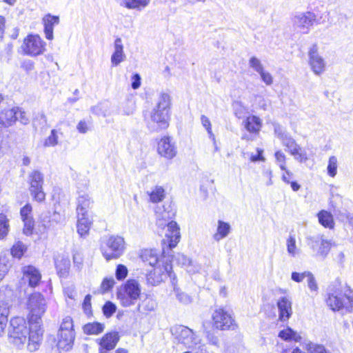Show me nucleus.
Returning a JSON list of instances; mask_svg holds the SVG:
<instances>
[{
	"label": "nucleus",
	"instance_id": "obj_44",
	"mask_svg": "<svg viewBox=\"0 0 353 353\" xmlns=\"http://www.w3.org/2000/svg\"><path fill=\"white\" fill-rule=\"evenodd\" d=\"M63 221V216L59 212L54 211L50 219H49L48 221H46V220L43 219V224L45 228H50L53 225L54 223H61Z\"/></svg>",
	"mask_w": 353,
	"mask_h": 353
},
{
	"label": "nucleus",
	"instance_id": "obj_5",
	"mask_svg": "<svg viewBox=\"0 0 353 353\" xmlns=\"http://www.w3.org/2000/svg\"><path fill=\"white\" fill-rule=\"evenodd\" d=\"M327 305L333 311L349 313L353 311V290L347 287L342 293L336 290L328 294Z\"/></svg>",
	"mask_w": 353,
	"mask_h": 353
},
{
	"label": "nucleus",
	"instance_id": "obj_11",
	"mask_svg": "<svg viewBox=\"0 0 353 353\" xmlns=\"http://www.w3.org/2000/svg\"><path fill=\"white\" fill-rule=\"evenodd\" d=\"M29 192L34 201L39 203L43 202L46 199V194L43 189V175L38 171H32L28 176Z\"/></svg>",
	"mask_w": 353,
	"mask_h": 353
},
{
	"label": "nucleus",
	"instance_id": "obj_19",
	"mask_svg": "<svg viewBox=\"0 0 353 353\" xmlns=\"http://www.w3.org/2000/svg\"><path fill=\"white\" fill-rule=\"evenodd\" d=\"M140 257L144 263L152 267H156L158 265H163V262L170 261L168 258L160 255L157 250L152 249L141 250Z\"/></svg>",
	"mask_w": 353,
	"mask_h": 353
},
{
	"label": "nucleus",
	"instance_id": "obj_28",
	"mask_svg": "<svg viewBox=\"0 0 353 353\" xmlns=\"http://www.w3.org/2000/svg\"><path fill=\"white\" fill-rule=\"evenodd\" d=\"M243 123L246 130L254 134H258L262 128L261 119L255 115L247 117Z\"/></svg>",
	"mask_w": 353,
	"mask_h": 353
},
{
	"label": "nucleus",
	"instance_id": "obj_38",
	"mask_svg": "<svg viewBox=\"0 0 353 353\" xmlns=\"http://www.w3.org/2000/svg\"><path fill=\"white\" fill-rule=\"evenodd\" d=\"M172 285L174 288V292L175 293V295L177 298V299L183 304H188L190 303L192 301L191 297L181 291V290L176 286V276L173 277V281H172Z\"/></svg>",
	"mask_w": 353,
	"mask_h": 353
},
{
	"label": "nucleus",
	"instance_id": "obj_2",
	"mask_svg": "<svg viewBox=\"0 0 353 353\" xmlns=\"http://www.w3.org/2000/svg\"><path fill=\"white\" fill-rule=\"evenodd\" d=\"M171 97L166 92H161L156 103L146 119V125L150 132H159L168 128L170 120Z\"/></svg>",
	"mask_w": 353,
	"mask_h": 353
},
{
	"label": "nucleus",
	"instance_id": "obj_64",
	"mask_svg": "<svg viewBox=\"0 0 353 353\" xmlns=\"http://www.w3.org/2000/svg\"><path fill=\"white\" fill-rule=\"evenodd\" d=\"M274 133L276 135V137L281 139L282 141L284 137H287L289 135L285 133L284 130L279 125H274Z\"/></svg>",
	"mask_w": 353,
	"mask_h": 353
},
{
	"label": "nucleus",
	"instance_id": "obj_57",
	"mask_svg": "<svg viewBox=\"0 0 353 353\" xmlns=\"http://www.w3.org/2000/svg\"><path fill=\"white\" fill-rule=\"evenodd\" d=\"M307 274V282L309 289L311 292L316 293L318 291V285L314 275L310 272Z\"/></svg>",
	"mask_w": 353,
	"mask_h": 353
},
{
	"label": "nucleus",
	"instance_id": "obj_20",
	"mask_svg": "<svg viewBox=\"0 0 353 353\" xmlns=\"http://www.w3.org/2000/svg\"><path fill=\"white\" fill-rule=\"evenodd\" d=\"M155 215L157 225L159 228H165L168 222L173 221L172 219L175 216V212L170 205L158 206L155 210Z\"/></svg>",
	"mask_w": 353,
	"mask_h": 353
},
{
	"label": "nucleus",
	"instance_id": "obj_27",
	"mask_svg": "<svg viewBox=\"0 0 353 353\" xmlns=\"http://www.w3.org/2000/svg\"><path fill=\"white\" fill-rule=\"evenodd\" d=\"M19 108L3 110L0 113V123L3 127L7 128L12 125L18 119Z\"/></svg>",
	"mask_w": 353,
	"mask_h": 353
},
{
	"label": "nucleus",
	"instance_id": "obj_39",
	"mask_svg": "<svg viewBox=\"0 0 353 353\" xmlns=\"http://www.w3.org/2000/svg\"><path fill=\"white\" fill-rule=\"evenodd\" d=\"M150 200L152 203H158L161 201L165 197V190L161 186L154 187L150 192H148Z\"/></svg>",
	"mask_w": 353,
	"mask_h": 353
},
{
	"label": "nucleus",
	"instance_id": "obj_42",
	"mask_svg": "<svg viewBox=\"0 0 353 353\" xmlns=\"http://www.w3.org/2000/svg\"><path fill=\"white\" fill-rule=\"evenodd\" d=\"M28 247L21 241L15 243L11 248L12 255L17 259H21L27 251Z\"/></svg>",
	"mask_w": 353,
	"mask_h": 353
},
{
	"label": "nucleus",
	"instance_id": "obj_23",
	"mask_svg": "<svg viewBox=\"0 0 353 353\" xmlns=\"http://www.w3.org/2000/svg\"><path fill=\"white\" fill-rule=\"evenodd\" d=\"M119 340V336L117 332L107 333L101 339H99L100 345L99 353H108L110 350L116 347Z\"/></svg>",
	"mask_w": 353,
	"mask_h": 353
},
{
	"label": "nucleus",
	"instance_id": "obj_10",
	"mask_svg": "<svg viewBox=\"0 0 353 353\" xmlns=\"http://www.w3.org/2000/svg\"><path fill=\"white\" fill-rule=\"evenodd\" d=\"M154 268V270L150 271L146 276L148 283L152 285L160 284L168 276L170 278L172 282L173 277L176 276L172 272V267L170 261L163 262V265H158Z\"/></svg>",
	"mask_w": 353,
	"mask_h": 353
},
{
	"label": "nucleus",
	"instance_id": "obj_45",
	"mask_svg": "<svg viewBox=\"0 0 353 353\" xmlns=\"http://www.w3.org/2000/svg\"><path fill=\"white\" fill-rule=\"evenodd\" d=\"M338 161L334 156L330 157L327 165V174L331 177H334L337 173Z\"/></svg>",
	"mask_w": 353,
	"mask_h": 353
},
{
	"label": "nucleus",
	"instance_id": "obj_31",
	"mask_svg": "<svg viewBox=\"0 0 353 353\" xmlns=\"http://www.w3.org/2000/svg\"><path fill=\"white\" fill-rule=\"evenodd\" d=\"M151 0H121V6L128 10L141 11L147 8Z\"/></svg>",
	"mask_w": 353,
	"mask_h": 353
},
{
	"label": "nucleus",
	"instance_id": "obj_52",
	"mask_svg": "<svg viewBox=\"0 0 353 353\" xmlns=\"http://www.w3.org/2000/svg\"><path fill=\"white\" fill-rule=\"evenodd\" d=\"M249 65L251 68H252L254 71H256L258 73H260L261 72H262L263 70H264L261 61L255 57H252L250 59Z\"/></svg>",
	"mask_w": 353,
	"mask_h": 353
},
{
	"label": "nucleus",
	"instance_id": "obj_53",
	"mask_svg": "<svg viewBox=\"0 0 353 353\" xmlns=\"http://www.w3.org/2000/svg\"><path fill=\"white\" fill-rule=\"evenodd\" d=\"M174 258L178 264L187 268H188L192 263L191 260L183 254L179 253Z\"/></svg>",
	"mask_w": 353,
	"mask_h": 353
},
{
	"label": "nucleus",
	"instance_id": "obj_55",
	"mask_svg": "<svg viewBox=\"0 0 353 353\" xmlns=\"http://www.w3.org/2000/svg\"><path fill=\"white\" fill-rule=\"evenodd\" d=\"M116 305L110 301L106 302L103 307V312L106 317L111 316L116 312Z\"/></svg>",
	"mask_w": 353,
	"mask_h": 353
},
{
	"label": "nucleus",
	"instance_id": "obj_59",
	"mask_svg": "<svg viewBox=\"0 0 353 353\" xmlns=\"http://www.w3.org/2000/svg\"><path fill=\"white\" fill-rule=\"evenodd\" d=\"M83 257L81 253L75 252L73 254V263L74 266L77 268L78 270H81L83 267Z\"/></svg>",
	"mask_w": 353,
	"mask_h": 353
},
{
	"label": "nucleus",
	"instance_id": "obj_49",
	"mask_svg": "<svg viewBox=\"0 0 353 353\" xmlns=\"http://www.w3.org/2000/svg\"><path fill=\"white\" fill-rule=\"evenodd\" d=\"M276 163L279 166L281 170H286V156L281 150H277L274 154Z\"/></svg>",
	"mask_w": 353,
	"mask_h": 353
},
{
	"label": "nucleus",
	"instance_id": "obj_9",
	"mask_svg": "<svg viewBox=\"0 0 353 353\" xmlns=\"http://www.w3.org/2000/svg\"><path fill=\"white\" fill-rule=\"evenodd\" d=\"M46 42L37 34H30L23 40L21 46L25 54L37 57L46 51Z\"/></svg>",
	"mask_w": 353,
	"mask_h": 353
},
{
	"label": "nucleus",
	"instance_id": "obj_58",
	"mask_svg": "<svg viewBox=\"0 0 353 353\" xmlns=\"http://www.w3.org/2000/svg\"><path fill=\"white\" fill-rule=\"evenodd\" d=\"M115 283L114 279L112 277L105 278L101 285V290L103 292H108L112 288Z\"/></svg>",
	"mask_w": 353,
	"mask_h": 353
},
{
	"label": "nucleus",
	"instance_id": "obj_1",
	"mask_svg": "<svg viewBox=\"0 0 353 353\" xmlns=\"http://www.w3.org/2000/svg\"><path fill=\"white\" fill-rule=\"evenodd\" d=\"M28 327L22 317H14L10 320L8 331L10 343L17 348H22L28 341L27 347L30 352L38 350L43 337V330L37 325Z\"/></svg>",
	"mask_w": 353,
	"mask_h": 353
},
{
	"label": "nucleus",
	"instance_id": "obj_30",
	"mask_svg": "<svg viewBox=\"0 0 353 353\" xmlns=\"http://www.w3.org/2000/svg\"><path fill=\"white\" fill-rule=\"evenodd\" d=\"M92 220L89 218L88 214H77V232L81 237H85L88 234Z\"/></svg>",
	"mask_w": 353,
	"mask_h": 353
},
{
	"label": "nucleus",
	"instance_id": "obj_14",
	"mask_svg": "<svg viewBox=\"0 0 353 353\" xmlns=\"http://www.w3.org/2000/svg\"><path fill=\"white\" fill-rule=\"evenodd\" d=\"M316 14L311 12L299 13L292 19L293 26L299 32L307 34L316 21Z\"/></svg>",
	"mask_w": 353,
	"mask_h": 353
},
{
	"label": "nucleus",
	"instance_id": "obj_26",
	"mask_svg": "<svg viewBox=\"0 0 353 353\" xmlns=\"http://www.w3.org/2000/svg\"><path fill=\"white\" fill-rule=\"evenodd\" d=\"M279 309V317L281 321H285L290 319L292 314V302L286 296L280 298L276 303Z\"/></svg>",
	"mask_w": 353,
	"mask_h": 353
},
{
	"label": "nucleus",
	"instance_id": "obj_43",
	"mask_svg": "<svg viewBox=\"0 0 353 353\" xmlns=\"http://www.w3.org/2000/svg\"><path fill=\"white\" fill-rule=\"evenodd\" d=\"M9 220L3 214H0V239H3L8 234Z\"/></svg>",
	"mask_w": 353,
	"mask_h": 353
},
{
	"label": "nucleus",
	"instance_id": "obj_15",
	"mask_svg": "<svg viewBox=\"0 0 353 353\" xmlns=\"http://www.w3.org/2000/svg\"><path fill=\"white\" fill-rule=\"evenodd\" d=\"M282 145L286 148L285 150L294 157V159L300 163L307 161L308 157L306 152L303 150L300 145L291 137H284L281 141Z\"/></svg>",
	"mask_w": 353,
	"mask_h": 353
},
{
	"label": "nucleus",
	"instance_id": "obj_22",
	"mask_svg": "<svg viewBox=\"0 0 353 353\" xmlns=\"http://www.w3.org/2000/svg\"><path fill=\"white\" fill-rule=\"evenodd\" d=\"M60 22L59 16L50 13L45 14L41 19L43 26V32L46 39L52 41L54 39V27Z\"/></svg>",
	"mask_w": 353,
	"mask_h": 353
},
{
	"label": "nucleus",
	"instance_id": "obj_56",
	"mask_svg": "<svg viewBox=\"0 0 353 353\" xmlns=\"http://www.w3.org/2000/svg\"><path fill=\"white\" fill-rule=\"evenodd\" d=\"M10 312V305L8 301L0 300V319H8Z\"/></svg>",
	"mask_w": 353,
	"mask_h": 353
},
{
	"label": "nucleus",
	"instance_id": "obj_54",
	"mask_svg": "<svg viewBox=\"0 0 353 353\" xmlns=\"http://www.w3.org/2000/svg\"><path fill=\"white\" fill-rule=\"evenodd\" d=\"M108 106L107 104L100 103L96 106L92 107V112L95 114L106 117L108 115Z\"/></svg>",
	"mask_w": 353,
	"mask_h": 353
},
{
	"label": "nucleus",
	"instance_id": "obj_16",
	"mask_svg": "<svg viewBox=\"0 0 353 353\" xmlns=\"http://www.w3.org/2000/svg\"><path fill=\"white\" fill-rule=\"evenodd\" d=\"M158 154L168 160L172 159L177 154L176 147L171 137H163L157 144Z\"/></svg>",
	"mask_w": 353,
	"mask_h": 353
},
{
	"label": "nucleus",
	"instance_id": "obj_21",
	"mask_svg": "<svg viewBox=\"0 0 353 353\" xmlns=\"http://www.w3.org/2000/svg\"><path fill=\"white\" fill-rule=\"evenodd\" d=\"M20 215L23 222V233L28 236L32 234L34 221L32 217V208L30 203H26L20 210Z\"/></svg>",
	"mask_w": 353,
	"mask_h": 353
},
{
	"label": "nucleus",
	"instance_id": "obj_25",
	"mask_svg": "<svg viewBox=\"0 0 353 353\" xmlns=\"http://www.w3.org/2000/svg\"><path fill=\"white\" fill-rule=\"evenodd\" d=\"M77 199V214H88V210L92 207L93 201L90 196L85 192H78Z\"/></svg>",
	"mask_w": 353,
	"mask_h": 353
},
{
	"label": "nucleus",
	"instance_id": "obj_17",
	"mask_svg": "<svg viewBox=\"0 0 353 353\" xmlns=\"http://www.w3.org/2000/svg\"><path fill=\"white\" fill-rule=\"evenodd\" d=\"M307 243L313 251L316 252V255L322 259L325 258L331 248L329 241L325 240L319 236L307 237Z\"/></svg>",
	"mask_w": 353,
	"mask_h": 353
},
{
	"label": "nucleus",
	"instance_id": "obj_4",
	"mask_svg": "<svg viewBox=\"0 0 353 353\" xmlns=\"http://www.w3.org/2000/svg\"><path fill=\"white\" fill-rule=\"evenodd\" d=\"M26 307L29 324L41 327L42 317L47 309V302L43 295L39 292L30 294L27 298Z\"/></svg>",
	"mask_w": 353,
	"mask_h": 353
},
{
	"label": "nucleus",
	"instance_id": "obj_60",
	"mask_svg": "<svg viewBox=\"0 0 353 353\" xmlns=\"http://www.w3.org/2000/svg\"><path fill=\"white\" fill-rule=\"evenodd\" d=\"M259 74H260L261 80L267 85H270L273 83V77L270 72L265 71V70H263L262 72H261Z\"/></svg>",
	"mask_w": 353,
	"mask_h": 353
},
{
	"label": "nucleus",
	"instance_id": "obj_48",
	"mask_svg": "<svg viewBox=\"0 0 353 353\" xmlns=\"http://www.w3.org/2000/svg\"><path fill=\"white\" fill-rule=\"evenodd\" d=\"M58 131L55 129L51 130L50 134L46 139L44 145L53 147L58 144Z\"/></svg>",
	"mask_w": 353,
	"mask_h": 353
},
{
	"label": "nucleus",
	"instance_id": "obj_7",
	"mask_svg": "<svg viewBox=\"0 0 353 353\" xmlns=\"http://www.w3.org/2000/svg\"><path fill=\"white\" fill-rule=\"evenodd\" d=\"M124 239L118 235H112L105 240L101 246L103 257L107 261L119 258L124 253Z\"/></svg>",
	"mask_w": 353,
	"mask_h": 353
},
{
	"label": "nucleus",
	"instance_id": "obj_62",
	"mask_svg": "<svg viewBox=\"0 0 353 353\" xmlns=\"http://www.w3.org/2000/svg\"><path fill=\"white\" fill-rule=\"evenodd\" d=\"M91 296L88 294L85 296L83 302V309L86 314L91 313Z\"/></svg>",
	"mask_w": 353,
	"mask_h": 353
},
{
	"label": "nucleus",
	"instance_id": "obj_24",
	"mask_svg": "<svg viewBox=\"0 0 353 353\" xmlns=\"http://www.w3.org/2000/svg\"><path fill=\"white\" fill-rule=\"evenodd\" d=\"M23 280L28 283L32 288H35L41 281V274L39 270L32 265H27L23 268Z\"/></svg>",
	"mask_w": 353,
	"mask_h": 353
},
{
	"label": "nucleus",
	"instance_id": "obj_51",
	"mask_svg": "<svg viewBox=\"0 0 353 353\" xmlns=\"http://www.w3.org/2000/svg\"><path fill=\"white\" fill-rule=\"evenodd\" d=\"M92 122L89 120H81L77 125V130L81 134H85L91 130Z\"/></svg>",
	"mask_w": 353,
	"mask_h": 353
},
{
	"label": "nucleus",
	"instance_id": "obj_41",
	"mask_svg": "<svg viewBox=\"0 0 353 353\" xmlns=\"http://www.w3.org/2000/svg\"><path fill=\"white\" fill-rule=\"evenodd\" d=\"M304 348L308 353H331L324 345L312 342L305 343Z\"/></svg>",
	"mask_w": 353,
	"mask_h": 353
},
{
	"label": "nucleus",
	"instance_id": "obj_13",
	"mask_svg": "<svg viewBox=\"0 0 353 353\" xmlns=\"http://www.w3.org/2000/svg\"><path fill=\"white\" fill-rule=\"evenodd\" d=\"M214 326L221 330H234L236 327L232 315L223 308L216 309L212 316Z\"/></svg>",
	"mask_w": 353,
	"mask_h": 353
},
{
	"label": "nucleus",
	"instance_id": "obj_47",
	"mask_svg": "<svg viewBox=\"0 0 353 353\" xmlns=\"http://www.w3.org/2000/svg\"><path fill=\"white\" fill-rule=\"evenodd\" d=\"M201 123L207 130L209 138L215 143V136L212 130V124L210 119L205 115H201Z\"/></svg>",
	"mask_w": 353,
	"mask_h": 353
},
{
	"label": "nucleus",
	"instance_id": "obj_12",
	"mask_svg": "<svg viewBox=\"0 0 353 353\" xmlns=\"http://www.w3.org/2000/svg\"><path fill=\"white\" fill-rule=\"evenodd\" d=\"M165 231L164 238L162 240L163 251L165 248L172 249L175 248L180 241V229L175 221H170L165 225V228H161Z\"/></svg>",
	"mask_w": 353,
	"mask_h": 353
},
{
	"label": "nucleus",
	"instance_id": "obj_40",
	"mask_svg": "<svg viewBox=\"0 0 353 353\" xmlns=\"http://www.w3.org/2000/svg\"><path fill=\"white\" fill-rule=\"evenodd\" d=\"M232 108L235 116L239 119L244 118L249 113L248 108L241 101H235Z\"/></svg>",
	"mask_w": 353,
	"mask_h": 353
},
{
	"label": "nucleus",
	"instance_id": "obj_8",
	"mask_svg": "<svg viewBox=\"0 0 353 353\" xmlns=\"http://www.w3.org/2000/svg\"><path fill=\"white\" fill-rule=\"evenodd\" d=\"M73 326V321L70 316H65L63 319L58 332L57 346L59 348L65 351L72 348L75 336Z\"/></svg>",
	"mask_w": 353,
	"mask_h": 353
},
{
	"label": "nucleus",
	"instance_id": "obj_37",
	"mask_svg": "<svg viewBox=\"0 0 353 353\" xmlns=\"http://www.w3.org/2000/svg\"><path fill=\"white\" fill-rule=\"evenodd\" d=\"M103 329L104 325L97 322L89 323L83 327V332L86 334H99Z\"/></svg>",
	"mask_w": 353,
	"mask_h": 353
},
{
	"label": "nucleus",
	"instance_id": "obj_34",
	"mask_svg": "<svg viewBox=\"0 0 353 353\" xmlns=\"http://www.w3.org/2000/svg\"><path fill=\"white\" fill-rule=\"evenodd\" d=\"M279 337L286 341L299 342L301 339L300 334L290 327L281 330L279 333Z\"/></svg>",
	"mask_w": 353,
	"mask_h": 353
},
{
	"label": "nucleus",
	"instance_id": "obj_18",
	"mask_svg": "<svg viewBox=\"0 0 353 353\" xmlns=\"http://www.w3.org/2000/svg\"><path fill=\"white\" fill-rule=\"evenodd\" d=\"M309 63L314 74L319 75L322 74L326 66L324 59L319 54L318 47L313 45L308 52Z\"/></svg>",
	"mask_w": 353,
	"mask_h": 353
},
{
	"label": "nucleus",
	"instance_id": "obj_46",
	"mask_svg": "<svg viewBox=\"0 0 353 353\" xmlns=\"http://www.w3.org/2000/svg\"><path fill=\"white\" fill-rule=\"evenodd\" d=\"M135 110V103L131 100H128L121 105L120 112L126 116L133 114Z\"/></svg>",
	"mask_w": 353,
	"mask_h": 353
},
{
	"label": "nucleus",
	"instance_id": "obj_32",
	"mask_svg": "<svg viewBox=\"0 0 353 353\" xmlns=\"http://www.w3.org/2000/svg\"><path fill=\"white\" fill-rule=\"evenodd\" d=\"M230 230L231 227L228 223L219 220L217 223L216 232L213 234L214 240L219 242L225 239L230 234Z\"/></svg>",
	"mask_w": 353,
	"mask_h": 353
},
{
	"label": "nucleus",
	"instance_id": "obj_35",
	"mask_svg": "<svg viewBox=\"0 0 353 353\" xmlns=\"http://www.w3.org/2000/svg\"><path fill=\"white\" fill-rule=\"evenodd\" d=\"M286 248L288 254L291 257H296L301 254V249L296 245L294 235L290 234L286 240Z\"/></svg>",
	"mask_w": 353,
	"mask_h": 353
},
{
	"label": "nucleus",
	"instance_id": "obj_63",
	"mask_svg": "<svg viewBox=\"0 0 353 353\" xmlns=\"http://www.w3.org/2000/svg\"><path fill=\"white\" fill-rule=\"evenodd\" d=\"M206 339L209 344L214 345L217 348L219 347V339L213 333L208 332L206 335Z\"/></svg>",
	"mask_w": 353,
	"mask_h": 353
},
{
	"label": "nucleus",
	"instance_id": "obj_33",
	"mask_svg": "<svg viewBox=\"0 0 353 353\" xmlns=\"http://www.w3.org/2000/svg\"><path fill=\"white\" fill-rule=\"evenodd\" d=\"M55 266L60 277L66 278L70 268V261L68 258L61 257L55 261Z\"/></svg>",
	"mask_w": 353,
	"mask_h": 353
},
{
	"label": "nucleus",
	"instance_id": "obj_29",
	"mask_svg": "<svg viewBox=\"0 0 353 353\" xmlns=\"http://www.w3.org/2000/svg\"><path fill=\"white\" fill-rule=\"evenodd\" d=\"M114 52L111 56V63L117 66L124 61L125 55L123 52V46L121 38H117L114 43Z\"/></svg>",
	"mask_w": 353,
	"mask_h": 353
},
{
	"label": "nucleus",
	"instance_id": "obj_61",
	"mask_svg": "<svg viewBox=\"0 0 353 353\" xmlns=\"http://www.w3.org/2000/svg\"><path fill=\"white\" fill-rule=\"evenodd\" d=\"M309 273H310V272H308V271H305V272H302V273H299V272H294L292 273L291 279L294 281H295V282L300 283L305 278H307V274H309Z\"/></svg>",
	"mask_w": 353,
	"mask_h": 353
},
{
	"label": "nucleus",
	"instance_id": "obj_3",
	"mask_svg": "<svg viewBox=\"0 0 353 353\" xmlns=\"http://www.w3.org/2000/svg\"><path fill=\"white\" fill-rule=\"evenodd\" d=\"M174 340L194 353H209L206 345L193 330L184 325H175L171 328Z\"/></svg>",
	"mask_w": 353,
	"mask_h": 353
},
{
	"label": "nucleus",
	"instance_id": "obj_36",
	"mask_svg": "<svg viewBox=\"0 0 353 353\" xmlns=\"http://www.w3.org/2000/svg\"><path fill=\"white\" fill-rule=\"evenodd\" d=\"M319 222L325 228H333L334 222L332 214L326 210L320 211L318 214Z\"/></svg>",
	"mask_w": 353,
	"mask_h": 353
},
{
	"label": "nucleus",
	"instance_id": "obj_50",
	"mask_svg": "<svg viewBox=\"0 0 353 353\" xmlns=\"http://www.w3.org/2000/svg\"><path fill=\"white\" fill-rule=\"evenodd\" d=\"M128 274V268L123 264H119L115 270V276L118 281L124 280Z\"/></svg>",
	"mask_w": 353,
	"mask_h": 353
},
{
	"label": "nucleus",
	"instance_id": "obj_6",
	"mask_svg": "<svg viewBox=\"0 0 353 353\" xmlns=\"http://www.w3.org/2000/svg\"><path fill=\"white\" fill-rule=\"evenodd\" d=\"M141 285L136 279H128L117 289V297L125 307L134 305L140 297Z\"/></svg>",
	"mask_w": 353,
	"mask_h": 353
}]
</instances>
